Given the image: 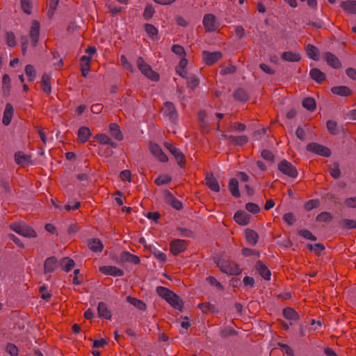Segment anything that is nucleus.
<instances>
[{
	"instance_id": "nucleus-13",
	"label": "nucleus",
	"mask_w": 356,
	"mask_h": 356,
	"mask_svg": "<svg viewBox=\"0 0 356 356\" xmlns=\"http://www.w3.org/2000/svg\"><path fill=\"white\" fill-rule=\"evenodd\" d=\"M164 145L169 150V152L175 156L179 165L183 168L184 165L182 163V160L184 159V154L181 152V151L170 143H165Z\"/></svg>"
},
{
	"instance_id": "nucleus-17",
	"label": "nucleus",
	"mask_w": 356,
	"mask_h": 356,
	"mask_svg": "<svg viewBox=\"0 0 356 356\" xmlns=\"http://www.w3.org/2000/svg\"><path fill=\"white\" fill-rule=\"evenodd\" d=\"M256 270L258 273L266 280H270L271 273L267 266L261 261H258L256 264Z\"/></svg>"
},
{
	"instance_id": "nucleus-1",
	"label": "nucleus",
	"mask_w": 356,
	"mask_h": 356,
	"mask_svg": "<svg viewBox=\"0 0 356 356\" xmlns=\"http://www.w3.org/2000/svg\"><path fill=\"white\" fill-rule=\"evenodd\" d=\"M10 229L17 234L28 238H35L37 234L34 229L24 222H15L10 225Z\"/></svg>"
},
{
	"instance_id": "nucleus-62",
	"label": "nucleus",
	"mask_w": 356,
	"mask_h": 356,
	"mask_svg": "<svg viewBox=\"0 0 356 356\" xmlns=\"http://www.w3.org/2000/svg\"><path fill=\"white\" fill-rule=\"evenodd\" d=\"M341 223L344 227L348 229H354L356 227V220H354L344 219L341 220Z\"/></svg>"
},
{
	"instance_id": "nucleus-64",
	"label": "nucleus",
	"mask_w": 356,
	"mask_h": 356,
	"mask_svg": "<svg viewBox=\"0 0 356 356\" xmlns=\"http://www.w3.org/2000/svg\"><path fill=\"white\" fill-rule=\"evenodd\" d=\"M318 205V200H310L308 202H307L305 204V209L307 211H311L314 208H316Z\"/></svg>"
},
{
	"instance_id": "nucleus-14",
	"label": "nucleus",
	"mask_w": 356,
	"mask_h": 356,
	"mask_svg": "<svg viewBox=\"0 0 356 356\" xmlns=\"http://www.w3.org/2000/svg\"><path fill=\"white\" fill-rule=\"evenodd\" d=\"M40 23L37 20H33L30 29V38L33 46H36L39 40Z\"/></svg>"
},
{
	"instance_id": "nucleus-23",
	"label": "nucleus",
	"mask_w": 356,
	"mask_h": 356,
	"mask_svg": "<svg viewBox=\"0 0 356 356\" xmlns=\"http://www.w3.org/2000/svg\"><path fill=\"white\" fill-rule=\"evenodd\" d=\"M228 189L232 195L236 198L241 197V193L238 188V181L236 178H232L228 184Z\"/></svg>"
},
{
	"instance_id": "nucleus-42",
	"label": "nucleus",
	"mask_w": 356,
	"mask_h": 356,
	"mask_svg": "<svg viewBox=\"0 0 356 356\" xmlns=\"http://www.w3.org/2000/svg\"><path fill=\"white\" fill-rule=\"evenodd\" d=\"M2 85L3 95L8 96L10 90V78L7 74L3 75Z\"/></svg>"
},
{
	"instance_id": "nucleus-47",
	"label": "nucleus",
	"mask_w": 356,
	"mask_h": 356,
	"mask_svg": "<svg viewBox=\"0 0 356 356\" xmlns=\"http://www.w3.org/2000/svg\"><path fill=\"white\" fill-rule=\"evenodd\" d=\"M145 30L147 33L153 39L158 35V29L151 24H145Z\"/></svg>"
},
{
	"instance_id": "nucleus-41",
	"label": "nucleus",
	"mask_w": 356,
	"mask_h": 356,
	"mask_svg": "<svg viewBox=\"0 0 356 356\" xmlns=\"http://www.w3.org/2000/svg\"><path fill=\"white\" fill-rule=\"evenodd\" d=\"M302 104L305 108L309 111H314L316 106V101L313 97H306L303 99Z\"/></svg>"
},
{
	"instance_id": "nucleus-30",
	"label": "nucleus",
	"mask_w": 356,
	"mask_h": 356,
	"mask_svg": "<svg viewBox=\"0 0 356 356\" xmlns=\"http://www.w3.org/2000/svg\"><path fill=\"white\" fill-rule=\"evenodd\" d=\"M245 236L249 244L254 245L257 243L259 236L254 230L246 229L245 231Z\"/></svg>"
},
{
	"instance_id": "nucleus-36",
	"label": "nucleus",
	"mask_w": 356,
	"mask_h": 356,
	"mask_svg": "<svg viewBox=\"0 0 356 356\" xmlns=\"http://www.w3.org/2000/svg\"><path fill=\"white\" fill-rule=\"evenodd\" d=\"M306 52L307 56L314 60H318L319 59L318 49L313 44H307L306 47Z\"/></svg>"
},
{
	"instance_id": "nucleus-20",
	"label": "nucleus",
	"mask_w": 356,
	"mask_h": 356,
	"mask_svg": "<svg viewBox=\"0 0 356 356\" xmlns=\"http://www.w3.org/2000/svg\"><path fill=\"white\" fill-rule=\"evenodd\" d=\"M15 161L17 164L20 165H24L27 164H31L32 161L31 157L22 152L19 151L15 154Z\"/></svg>"
},
{
	"instance_id": "nucleus-56",
	"label": "nucleus",
	"mask_w": 356,
	"mask_h": 356,
	"mask_svg": "<svg viewBox=\"0 0 356 356\" xmlns=\"http://www.w3.org/2000/svg\"><path fill=\"white\" fill-rule=\"evenodd\" d=\"M199 84V80L195 76H191L187 78V86L188 88L194 89Z\"/></svg>"
},
{
	"instance_id": "nucleus-8",
	"label": "nucleus",
	"mask_w": 356,
	"mask_h": 356,
	"mask_svg": "<svg viewBox=\"0 0 356 356\" xmlns=\"http://www.w3.org/2000/svg\"><path fill=\"white\" fill-rule=\"evenodd\" d=\"M222 58V54L220 51H204L202 58L207 65H211Z\"/></svg>"
},
{
	"instance_id": "nucleus-48",
	"label": "nucleus",
	"mask_w": 356,
	"mask_h": 356,
	"mask_svg": "<svg viewBox=\"0 0 356 356\" xmlns=\"http://www.w3.org/2000/svg\"><path fill=\"white\" fill-rule=\"evenodd\" d=\"M332 214L327 211H323L316 216V220L318 222H330L332 220Z\"/></svg>"
},
{
	"instance_id": "nucleus-58",
	"label": "nucleus",
	"mask_w": 356,
	"mask_h": 356,
	"mask_svg": "<svg viewBox=\"0 0 356 356\" xmlns=\"http://www.w3.org/2000/svg\"><path fill=\"white\" fill-rule=\"evenodd\" d=\"M120 62L122 67L130 72H133L134 69L132 65L128 61L127 58L124 55L120 56Z\"/></svg>"
},
{
	"instance_id": "nucleus-54",
	"label": "nucleus",
	"mask_w": 356,
	"mask_h": 356,
	"mask_svg": "<svg viewBox=\"0 0 356 356\" xmlns=\"http://www.w3.org/2000/svg\"><path fill=\"white\" fill-rule=\"evenodd\" d=\"M245 209L253 214H257L260 211V207L258 204L252 202H248L245 204Z\"/></svg>"
},
{
	"instance_id": "nucleus-7",
	"label": "nucleus",
	"mask_w": 356,
	"mask_h": 356,
	"mask_svg": "<svg viewBox=\"0 0 356 356\" xmlns=\"http://www.w3.org/2000/svg\"><path fill=\"white\" fill-rule=\"evenodd\" d=\"M163 114L167 116L172 122H177L178 119L177 111L172 102H166L164 104Z\"/></svg>"
},
{
	"instance_id": "nucleus-43",
	"label": "nucleus",
	"mask_w": 356,
	"mask_h": 356,
	"mask_svg": "<svg viewBox=\"0 0 356 356\" xmlns=\"http://www.w3.org/2000/svg\"><path fill=\"white\" fill-rule=\"evenodd\" d=\"M329 172L330 175L334 179H339L341 176L339 163L337 162H334L332 165L329 167Z\"/></svg>"
},
{
	"instance_id": "nucleus-49",
	"label": "nucleus",
	"mask_w": 356,
	"mask_h": 356,
	"mask_svg": "<svg viewBox=\"0 0 356 356\" xmlns=\"http://www.w3.org/2000/svg\"><path fill=\"white\" fill-rule=\"evenodd\" d=\"M234 98L240 101H246L248 99L247 92L242 88L237 89L234 93Z\"/></svg>"
},
{
	"instance_id": "nucleus-40",
	"label": "nucleus",
	"mask_w": 356,
	"mask_h": 356,
	"mask_svg": "<svg viewBox=\"0 0 356 356\" xmlns=\"http://www.w3.org/2000/svg\"><path fill=\"white\" fill-rule=\"evenodd\" d=\"M283 316L289 320H297L299 317L298 314L291 307H286L283 309Z\"/></svg>"
},
{
	"instance_id": "nucleus-3",
	"label": "nucleus",
	"mask_w": 356,
	"mask_h": 356,
	"mask_svg": "<svg viewBox=\"0 0 356 356\" xmlns=\"http://www.w3.org/2000/svg\"><path fill=\"white\" fill-rule=\"evenodd\" d=\"M217 266L221 272L229 275H238L242 272V270L234 263L218 261Z\"/></svg>"
},
{
	"instance_id": "nucleus-5",
	"label": "nucleus",
	"mask_w": 356,
	"mask_h": 356,
	"mask_svg": "<svg viewBox=\"0 0 356 356\" xmlns=\"http://www.w3.org/2000/svg\"><path fill=\"white\" fill-rule=\"evenodd\" d=\"M307 150L325 157L331 155V150L329 148L316 143H309L307 145Z\"/></svg>"
},
{
	"instance_id": "nucleus-61",
	"label": "nucleus",
	"mask_w": 356,
	"mask_h": 356,
	"mask_svg": "<svg viewBox=\"0 0 356 356\" xmlns=\"http://www.w3.org/2000/svg\"><path fill=\"white\" fill-rule=\"evenodd\" d=\"M261 156L268 161H273L274 159V155L272 152L268 150V149H263L261 152Z\"/></svg>"
},
{
	"instance_id": "nucleus-37",
	"label": "nucleus",
	"mask_w": 356,
	"mask_h": 356,
	"mask_svg": "<svg viewBox=\"0 0 356 356\" xmlns=\"http://www.w3.org/2000/svg\"><path fill=\"white\" fill-rule=\"evenodd\" d=\"M51 76L48 73H44L42 77V90L45 93H50L51 91V87L50 84Z\"/></svg>"
},
{
	"instance_id": "nucleus-21",
	"label": "nucleus",
	"mask_w": 356,
	"mask_h": 356,
	"mask_svg": "<svg viewBox=\"0 0 356 356\" xmlns=\"http://www.w3.org/2000/svg\"><path fill=\"white\" fill-rule=\"evenodd\" d=\"M324 57L327 61V63L332 67L337 69L341 67V62L334 54L330 52H326Z\"/></svg>"
},
{
	"instance_id": "nucleus-16",
	"label": "nucleus",
	"mask_w": 356,
	"mask_h": 356,
	"mask_svg": "<svg viewBox=\"0 0 356 356\" xmlns=\"http://www.w3.org/2000/svg\"><path fill=\"white\" fill-rule=\"evenodd\" d=\"M205 183L207 186L214 192H219L220 190L218 181L212 173H207L205 177Z\"/></svg>"
},
{
	"instance_id": "nucleus-10",
	"label": "nucleus",
	"mask_w": 356,
	"mask_h": 356,
	"mask_svg": "<svg viewBox=\"0 0 356 356\" xmlns=\"http://www.w3.org/2000/svg\"><path fill=\"white\" fill-rule=\"evenodd\" d=\"M164 198L168 204H170L172 207H173L175 209L180 211L183 208L182 203L177 199L173 194L169 191H166L164 193Z\"/></svg>"
},
{
	"instance_id": "nucleus-60",
	"label": "nucleus",
	"mask_w": 356,
	"mask_h": 356,
	"mask_svg": "<svg viewBox=\"0 0 356 356\" xmlns=\"http://www.w3.org/2000/svg\"><path fill=\"white\" fill-rule=\"evenodd\" d=\"M6 351L11 356H17L18 355V348L13 343H8L6 346Z\"/></svg>"
},
{
	"instance_id": "nucleus-45",
	"label": "nucleus",
	"mask_w": 356,
	"mask_h": 356,
	"mask_svg": "<svg viewBox=\"0 0 356 356\" xmlns=\"http://www.w3.org/2000/svg\"><path fill=\"white\" fill-rule=\"evenodd\" d=\"M172 181V178L168 175L164 174L158 177L154 182L158 186H161L164 184H168Z\"/></svg>"
},
{
	"instance_id": "nucleus-22",
	"label": "nucleus",
	"mask_w": 356,
	"mask_h": 356,
	"mask_svg": "<svg viewBox=\"0 0 356 356\" xmlns=\"http://www.w3.org/2000/svg\"><path fill=\"white\" fill-rule=\"evenodd\" d=\"M95 138L100 144L108 145L113 148H116L118 147V144L104 134H98Z\"/></svg>"
},
{
	"instance_id": "nucleus-24",
	"label": "nucleus",
	"mask_w": 356,
	"mask_h": 356,
	"mask_svg": "<svg viewBox=\"0 0 356 356\" xmlns=\"http://www.w3.org/2000/svg\"><path fill=\"white\" fill-rule=\"evenodd\" d=\"M120 261H127L134 264H138L140 261V258L134 254H131L129 252L123 251L120 254Z\"/></svg>"
},
{
	"instance_id": "nucleus-27",
	"label": "nucleus",
	"mask_w": 356,
	"mask_h": 356,
	"mask_svg": "<svg viewBox=\"0 0 356 356\" xmlns=\"http://www.w3.org/2000/svg\"><path fill=\"white\" fill-rule=\"evenodd\" d=\"M331 92L334 95L341 97H348L351 94V90L345 86L332 87Z\"/></svg>"
},
{
	"instance_id": "nucleus-52",
	"label": "nucleus",
	"mask_w": 356,
	"mask_h": 356,
	"mask_svg": "<svg viewBox=\"0 0 356 356\" xmlns=\"http://www.w3.org/2000/svg\"><path fill=\"white\" fill-rule=\"evenodd\" d=\"M154 8L151 4H147L143 13V17L146 20L151 19L154 13Z\"/></svg>"
},
{
	"instance_id": "nucleus-2",
	"label": "nucleus",
	"mask_w": 356,
	"mask_h": 356,
	"mask_svg": "<svg viewBox=\"0 0 356 356\" xmlns=\"http://www.w3.org/2000/svg\"><path fill=\"white\" fill-rule=\"evenodd\" d=\"M137 65L141 73L152 81H158L159 75L154 72L149 65H148L142 57L137 59Z\"/></svg>"
},
{
	"instance_id": "nucleus-6",
	"label": "nucleus",
	"mask_w": 356,
	"mask_h": 356,
	"mask_svg": "<svg viewBox=\"0 0 356 356\" xmlns=\"http://www.w3.org/2000/svg\"><path fill=\"white\" fill-rule=\"evenodd\" d=\"M202 23L207 32L216 31L218 28L216 17L213 14H206L203 17Z\"/></svg>"
},
{
	"instance_id": "nucleus-33",
	"label": "nucleus",
	"mask_w": 356,
	"mask_h": 356,
	"mask_svg": "<svg viewBox=\"0 0 356 356\" xmlns=\"http://www.w3.org/2000/svg\"><path fill=\"white\" fill-rule=\"evenodd\" d=\"M229 140L230 143L234 145L241 146L248 143V138L246 136H229Z\"/></svg>"
},
{
	"instance_id": "nucleus-19",
	"label": "nucleus",
	"mask_w": 356,
	"mask_h": 356,
	"mask_svg": "<svg viewBox=\"0 0 356 356\" xmlns=\"http://www.w3.org/2000/svg\"><path fill=\"white\" fill-rule=\"evenodd\" d=\"M97 312L99 318L111 320L112 318V314L110 309H108L106 303L100 302L97 307Z\"/></svg>"
},
{
	"instance_id": "nucleus-9",
	"label": "nucleus",
	"mask_w": 356,
	"mask_h": 356,
	"mask_svg": "<svg viewBox=\"0 0 356 356\" xmlns=\"http://www.w3.org/2000/svg\"><path fill=\"white\" fill-rule=\"evenodd\" d=\"M186 248V242L181 239H175L170 244V252L174 255H177L184 252Z\"/></svg>"
},
{
	"instance_id": "nucleus-44",
	"label": "nucleus",
	"mask_w": 356,
	"mask_h": 356,
	"mask_svg": "<svg viewBox=\"0 0 356 356\" xmlns=\"http://www.w3.org/2000/svg\"><path fill=\"white\" fill-rule=\"evenodd\" d=\"M74 261L68 257L63 258L61 261L63 270L66 272H70L74 268Z\"/></svg>"
},
{
	"instance_id": "nucleus-25",
	"label": "nucleus",
	"mask_w": 356,
	"mask_h": 356,
	"mask_svg": "<svg viewBox=\"0 0 356 356\" xmlns=\"http://www.w3.org/2000/svg\"><path fill=\"white\" fill-rule=\"evenodd\" d=\"M341 7L348 14H356V0H347L341 3Z\"/></svg>"
},
{
	"instance_id": "nucleus-29",
	"label": "nucleus",
	"mask_w": 356,
	"mask_h": 356,
	"mask_svg": "<svg viewBox=\"0 0 356 356\" xmlns=\"http://www.w3.org/2000/svg\"><path fill=\"white\" fill-rule=\"evenodd\" d=\"M88 245L92 251L96 252H101L104 248L102 242L96 238L90 239Z\"/></svg>"
},
{
	"instance_id": "nucleus-57",
	"label": "nucleus",
	"mask_w": 356,
	"mask_h": 356,
	"mask_svg": "<svg viewBox=\"0 0 356 356\" xmlns=\"http://www.w3.org/2000/svg\"><path fill=\"white\" fill-rule=\"evenodd\" d=\"M207 281L212 286H216L218 290L222 291L224 289L223 286L214 277L209 276L207 278Z\"/></svg>"
},
{
	"instance_id": "nucleus-15",
	"label": "nucleus",
	"mask_w": 356,
	"mask_h": 356,
	"mask_svg": "<svg viewBox=\"0 0 356 356\" xmlns=\"http://www.w3.org/2000/svg\"><path fill=\"white\" fill-rule=\"evenodd\" d=\"M14 115V108L10 103H7L3 111L2 122L5 126L10 124L12 118Z\"/></svg>"
},
{
	"instance_id": "nucleus-35",
	"label": "nucleus",
	"mask_w": 356,
	"mask_h": 356,
	"mask_svg": "<svg viewBox=\"0 0 356 356\" xmlns=\"http://www.w3.org/2000/svg\"><path fill=\"white\" fill-rule=\"evenodd\" d=\"M127 301L140 310L144 311L146 309V304L141 300L127 296Z\"/></svg>"
},
{
	"instance_id": "nucleus-31",
	"label": "nucleus",
	"mask_w": 356,
	"mask_h": 356,
	"mask_svg": "<svg viewBox=\"0 0 356 356\" xmlns=\"http://www.w3.org/2000/svg\"><path fill=\"white\" fill-rule=\"evenodd\" d=\"M282 58L289 62H298L300 60L301 56L299 54L289 51L282 53Z\"/></svg>"
},
{
	"instance_id": "nucleus-12",
	"label": "nucleus",
	"mask_w": 356,
	"mask_h": 356,
	"mask_svg": "<svg viewBox=\"0 0 356 356\" xmlns=\"http://www.w3.org/2000/svg\"><path fill=\"white\" fill-rule=\"evenodd\" d=\"M251 218L252 217L250 214L242 210L237 211L234 216L236 222L243 226L248 225Z\"/></svg>"
},
{
	"instance_id": "nucleus-51",
	"label": "nucleus",
	"mask_w": 356,
	"mask_h": 356,
	"mask_svg": "<svg viewBox=\"0 0 356 356\" xmlns=\"http://www.w3.org/2000/svg\"><path fill=\"white\" fill-rule=\"evenodd\" d=\"M298 234L300 236L307 240H310L312 241H316L317 240V238L307 229H301L298 232Z\"/></svg>"
},
{
	"instance_id": "nucleus-50",
	"label": "nucleus",
	"mask_w": 356,
	"mask_h": 356,
	"mask_svg": "<svg viewBox=\"0 0 356 356\" xmlns=\"http://www.w3.org/2000/svg\"><path fill=\"white\" fill-rule=\"evenodd\" d=\"M326 125L330 134L337 135L339 133L338 125L335 121L328 120Z\"/></svg>"
},
{
	"instance_id": "nucleus-32",
	"label": "nucleus",
	"mask_w": 356,
	"mask_h": 356,
	"mask_svg": "<svg viewBox=\"0 0 356 356\" xmlns=\"http://www.w3.org/2000/svg\"><path fill=\"white\" fill-rule=\"evenodd\" d=\"M57 259L54 257L47 258L44 264V273H50L54 270Z\"/></svg>"
},
{
	"instance_id": "nucleus-11",
	"label": "nucleus",
	"mask_w": 356,
	"mask_h": 356,
	"mask_svg": "<svg viewBox=\"0 0 356 356\" xmlns=\"http://www.w3.org/2000/svg\"><path fill=\"white\" fill-rule=\"evenodd\" d=\"M99 270L104 275L113 277L123 276L124 270L114 266H103L99 268Z\"/></svg>"
},
{
	"instance_id": "nucleus-26",
	"label": "nucleus",
	"mask_w": 356,
	"mask_h": 356,
	"mask_svg": "<svg viewBox=\"0 0 356 356\" xmlns=\"http://www.w3.org/2000/svg\"><path fill=\"white\" fill-rule=\"evenodd\" d=\"M309 75L318 83H321L326 78V74L318 68L312 69Z\"/></svg>"
},
{
	"instance_id": "nucleus-18",
	"label": "nucleus",
	"mask_w": 356,
	"mask_h": 356,
	"mask_svg": "<svg viewBox=\"0 0 356 356\" xmlns=\"http://www.w3.org/2000/svg\"><path fill=\"white\" fill-rule=\"evenodd\" d=\"M150 150L152 154L160 161L167 162L168 161V156L157 144H151Z\"/></svg>"
},
{
	"instance_id": "nucleus-46",
	"label": "nucleus",
	"mask_w": 356,
	"mask_h": 356,
	"mask_svg": "<svg viewBox=\"0 0 356 356\" xmlns=\"http://www.w3.org/2000/svg\"><path fill=\"white\" fill-rule=\"evenodd\" d=\"M25 72L28 76L29 81H33L35 80V79L36 77V72L33 65H27L25 67Z\"/></svg>"
},
{
	"instance_id": "nucleus-28",
	"label": "nucleus",
	"mask_w": 356,
	"mask_h": 356,
	"mask_svg": "<svg viewBox=\"0 0 356 356\" xmlns=\"http://www.w3.org/2000/svg\"><path fill=\"white\" fill-rule=\"evenodd\" d=\"M110 134L113 138L117 140H122L123 139V134L120 131V127L115 123L109 124Z\"/></svg>"
},
{
	"instance_id": "nucleus-38",
	"label": "nucleus",
	"mask_w": 356,
	"mask_h": 356,
	"mask_svg": "<svg viewBox=\"0 0 356 356\" xmlns=\"http://www.w3.org/2000/svg\"><path fill=\"white\" fill-rule=\"evenodd\" d=\"M156 293L159 296L167 300L170 298V296H174V293L164 286H157L156 289Z\"/></svg>"
},
{
	"instance_id": "nucleus-39",
	"label": "nucleus",
	"mask_w": 356,
	"mask_h": 356,
	"mask_svg": "<svg viewBox=\"0 0 356 356\" xmlns=\"http://www.w3.org/2000/svg\"><path fill=\"white\" fill-rule=\"evenodd\" d=\"M90 135V130L87 127H81L78 131L79 138L82 143L86 142Z\"/></svg>"
},
{
	"instance_id": "nucleus-53",
	"label": "nucleus",
	"mask_w": 356,
	"mask_h": 356,
	"mask_svg": "<svg viewBox=\"0 0 356 356\" xmlns=\"http://www.w3.org/2000/svg\"><path fill=\"white\" fill-rule=\"evenodd\" d=\"M177 231L179 232V235L182 237H186V238L194 237L193 232L188 228L178 227Z\"/></svg>"
},
{
	"instance_id": "nucleus-63",
	"label": "nucleus",
	"mask_w": 356,
	"mask_h": 356,
	"mask_svg": "<svg viewBox=\"0 0 356 356\" xmlns=\"http://www.w3.org/2000/svg\"><path fill=\"white\" fill-rule=\"evenodd\" d=\"M152 253L154 254V257L161 261H165L166 260V256L164 253L156 249V248H154V250H152Z\"/></svg>"
},
{
	"instance_id": "nucleus-34",
	"label": "nucleus",
	"mask_w": 356,
	"mask_h": 356,
	"mask_svg": "<svg viewBox=\"0 0 356 356\" xmlns=\"http://www.w3.org/2000/svg\"><path fill=\"white\" fill-rule=\"evenodd\" d=\"M172 307L176 309L181 310L183 307V302L179 297L174 293V296H170V298L166 300Z\"/></svg>"
},
{
	"instance_id": "nucleus-55",
	"label": "nucleus",
	"mask_w": 356,
	"mask_h": 356,
	"mask_svg": "<svg viewBox=\"0 0 356 356\" xmlns=\"http://www.w3.org/2000/svg\"><path fill=\"white\" fill-rule=\"evenodd\" d=\"M307 248L314 252L316 254H319L321 252L325 250V246L321 243H316L314 245L312 244H308Z\"/></svg>"
},
{
	"instance_id": "nucleus-59",
	"label": "nucleus",
	"mask_w": 356,
	"mask_h": 356,
	"mask_svg": "<svg viewBox=\"0 0 356 356\" xmlns=\"http://www.w3.org/2000/svg\"><path fill=\"white\" fill-rule=\"evenodd\" d=\"M21 5L22 10L26 14H31V3L30 0H21Z\"/></svg>"
},
{
	"instance_id": "nucleus-4",
	"label": "nucleus",
	"mask_w": 356,
	"mask_h": 356,
	"mask_svg": "<svg viewBox=\"0 0 356 356\" xmlns=\"http://www.w3.org/2000/svg\"><path fill=\"white\" fill-rule=\"evenodd\" d=\"M278 170L284 175L291 178H296L298 176V170L296 167L285 159L278 164Z\"/></svg>"
}]
</instances>
